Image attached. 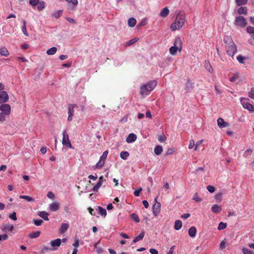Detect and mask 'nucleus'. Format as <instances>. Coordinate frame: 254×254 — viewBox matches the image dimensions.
<instances>
[{
  "label": "nucleus",
  "instance_id": "1",
  "mask_svg": "<svg viewBox=\"0 0 254 254\" xmlns=\"http://www.w3.org/2000/svg\"><path fill=\"white\" fill-rule=\"evenodd\" d=\"M157 81L156 80L150 81L146 84H142L139 88L140 94L144 96L147 95L156 86Z\"/></svg>",
  "mask_w": 254,
  "mask_h": 254
},
{
  "label": "nucleus",
  "instance_id": "2",
  "mask_svg": "<svg viewBox=\"0 0 254 254\" xmlns=\"http://www.w3.org/2000/svg\"><path fill=\"white\" fill-rule=\"evenodd\" d=\"M224 41L225 43V47L228 54L231 57H233L237 52V48L235 43L231 38L228 36L224 38Z\"/></svg>",
  "mask_w": 254,
  "mask_h": 254
},
{
  "label": "nucleus",
  "instance_id": "3",
  "mask_svg": "<svg viewBox=\"0 0 254 254\" xmlns=\"http://www.w3.org/2000/svg\"><path fill=\"white\" fill-rule=\"evenodd\" d=\"M185 21V17L184 16H177L175 21L171 25V30L175 31L180 29L184 25Z\"/></svg>",
  "mask_w": 254,
  "mask_h": 254
},
{
  "label": "nucleus",
  "instance_id": "4",
  "mask_svg": "<svg viewBox=\"0 0 254 254\" xmlns=\"http://www.w3.org/2000/svg\"><path fill=\"white\" fill-rule=\"evenodd\" d=\"M249 100L248 98H241V103L244 109L253 112L254 111V107L248 102Z\"/></svg>",
  "mask_w": 254,
  "mask_h": 254
},
{
  "label": "nucleus",
  "instance_id": "5",
  "mask_svg": "<svg viewBox=\"0 0 254 254\" xmlns=\"http://www.w3.org/2000/svg\"><path fill=\"white\" fill-rule=\"evenodd\" d=\"M234 24L240 27H245L247 25L246 19L242 16H237L235 19Z\"/></svg>",
  "mask_w": 254,
  "mask_h": 254
},
{
  "label": "nucleus",
  "instance_id": "6",
  "mask_svg": "<svg viewBox=\"0 0 254 254\" xmlns=\"http://www.w3.org/2000/svg\"><path fill=\"white\" fill-rule=\"evenodd\" d=\"M0 111H1L0 114H2L3 117H5V116H8L10 114L11 107L9 104L2 103L0 106Z\"/></svg>",
  "mask_w": 254,
  "mask_h": 254
},
{
  "label": "nucleus",
  "instance_id": "7",
  "mask_svg": "<svg viewBox=\"0 0 254 254\" xmlns=\"http://www.w3.org/2000/svg\"><path fill=\"white\" fill-rule=\"evenodd\" d=\"M108 154V150H106L103 153V154L100 156L99 161L97 163L96 165L97 168H100L103 166L105 163V161L107 158Z\"/></svg>",
  "mask_w": 254,
  "mask_h": 254
},
{
  "label": "nucleus",
  "instance_id": "8",
  "mask_svg": "<svg viewBox=\"0 0 254 254\" xmlns=\"http://www.w3.org/2000/svg\"><path fill=\"white\" fill-rule=\"evenodd\" d=\"M63 140L62 143L64 145L67 146V147L71 148V144L69 139L68 134L66 133L65 130L63 131Z\"/></svg>",
  "mask_w": 254,
  "mask_h": 254
},
{
  "label": "nucleus",
  "instance_id": "9",
  "mask_svg": "<svg viewBox=\"0 0 254 254\" xmlns=\"http://www.w3.org/2000/svg\"><path fill=\"white\" fill-rule=\"evenodd\" d=\"M156 203L152 206V211L154 215L157 216L160 212L161 203L157 202V197L155 198Z\"/></svg>",
  "mask_w": 254,
  "mask_h": 254
},
{
  "label": "nucleus",
  "instance_id": "10",
  "mask_svg": "<svg viewBox=\"0 0 254 254\" xmlns=\"http://www.w3.org/2000/svg\"><path fill=\"white\" fill-rule=\"evenodd\" d=\"M60 207V204L57 201H54L49 205V210L52 212L58 211Z\"/></svg>",
  "mask_w": 254,
  "mask_h": 254
},
{
  "label": "nucleus",
  "instance_id": "11",
  "mask_svg": "<svg viewBox=\"0 0 254 254\" xmlns=\"http://www.w3.org/2000/svg\"><path fill=\"white\" fill-rule=\"evenodd\" d=\"M8 99L9 97L6 92L4 91L0 92V103L2 104L6 102Z\"/></svg>",
  "mask_w": 254,
  "mask_h": 254
},
{
  "label": "nucleus",
  "instance_id": "12",
  "mask_svg": "<svg viewBox=\"0 0 254 254\" xmlns=\"http://www.w3.org/2000/svg\"><path fill=\"white\" fill-rule=\"evenodd\" d=\"M218 126L220 128H224L229 127V124L228 122H225L223 119L219 118L217 120Z\"/></svg>",
  "mask_w": 254,
  "mask_h": 254
},
{
  "label": "nucleus",
  "instance_id": "13",
  "mask_svg": "<svg viewBox=\"0 0 254 254\" xmlns=\"http://www.w3.org/2000/svg\"><path fill=\"white\" fill-rule=\"evenodd\" d=\"M174 46L177 47V49H179V51H181L182 49V41L181 38L177 37L174 42Z\"/></svg>",
  "mask_w": 254,
  "mask_h": 254
},
{
  "label": "nucleus",
  "instance_id": "14",
  "mask_svg": "<svg viewBox=\"0 0 254 254\" xmlns=\"http://www.w3.org/2000/svg\"><path fill=\"white\" fill-rule=\"evenodd\" d=\"M137 139V136L133 133L129 134L126 138V142L130 143L134 142Z\"/></svg>",
  "mask_w": 254,
  "mask_h": 254
},
{
  "label": "nucleus",
  "instance_id": "15",
  "mask_svg": "<svg viewBox=\"0 0 254 254\" xmlns=\"http://www.w3.org/2000/svg\"><path fill=\"white\" fill-rule=\"evenodd\" d=\"M51 245L53 248H57L59 247L61 244V241L60 239H57L55 240L52 241L50 242Z\"/></svg>",
  "mask_w": 254,
  "mask_h": 254
},
{
  "label": "nucleus",
  "instance_id": "16",
  "mask_svg": "<svg viewBox=\"0 0 254 254\" xmlns=\"http://www.w3.org/2000/svg\"><path fill=\"white\" fill-rule=\"evenodd\" d=\"M211 210L214 213L217 214L221 211L222 208L217 204H214L211 207Z\"/></svg>",
  "mask_w": 254,
  "mask_h": 254
},
{
  "label": "nucleus",
  "instance_id": "17",
  "mask_svg": "<svg viewBox=\"0 0 254 254\" xmlns=\"http://www.w3.org/2000/svg\"><path fill=\"white\" fill-rule=\"evenodd\" d=\"M169 9L167 7H165L163 8L160 13V16L162 17L165 18L167 17L169 13Z\"/></svg>",
  "mask_w": 254,
  "mask_h": 254
},
{
  "label": "nucleus",
  "instance_id": "18",
  "mask_svg": "<svg viewBox=\"0 0 254 254\" xmlns=\"http://www.w3.org/2000/svg\"><path fill=\"white\" fill-rule=\"evenodd\" d=\"M38 215L40 217L42 218L45 221L49 220V218H48L49 213H48L46 211H39L38 213Z\"/></svg>",
  "mask_w": 254,
  "mask_h": 254
},
{
  "label": "nucleus",
  "instance_id": "19",
  "mask_svg": "<svg viewBox=\"0 0 254 254\" xmlns=\"http://www.w3.org/2000/svg\"><path fill=\"white\" fill-rule=\"evenodd\" d=\"M162 152H163V147L161 145H157L154 149V152L157 155H160Z\"/></svg>",
  "mask_w": 254,
  "mask_h": 254
},
{
  "label": "nucleus",
  "instance_id": "20",
  "mask_svg": "<svg viewBox=\"0 0 254 254\" xmlns=\"http://www.w3.org/2000/svg\"><path fill=\"white\" fill-rule=\"evenodd\" d=\"M238 13L239 14H247L248 13V9L246 6H241L237 10Z\"/></svg>",
  "mask_w": 254,
  "mask_h": 254
},
{
  "label": "nucleus",
  "instance_id": "21",
  "mask_svg": "<svg viewBox=\"0 0 254 254\" xmlns=\"http://www.w3.org/2000/svg\"><path fill=\"white\" fill-rule=\"evenodd\" d=\"M145 232L144 231H142L138 236L135 237L132 241V243H135L137 242H138L140 240H141L143 237H144Z\"/></svg>",
  "mask_w": 254,
  "mask_h": 254
},
{
  "label": "nucleus",
  "instance_id": "22",
  "mask_svg": "<svg viewBox=\"0 0 254 254\" xmlns=\"http://www.w3.org/2000/svg\"><path fill=\"white\" fill-rule=\"evenodd\" d=\"M196 229L195 227L192 226L189 229V234L191 237H195L196 235Z\"/></svg>",
  "mask_w": 254,
  "mask_h": 254
},
{
  "label": "nucleus",
  "instance_id": "23",
  "mask_svg": "<svg viewBox=\"0 0 254 254\" xmlns=\"http://www.w3.org/2000/svg\"><path fill=\"white\" fill-rule=\"evenodd\" d=\"M41 234V231H37L32 232L29 234V237L31 239H35L39 237Z\"/></svg>",
  "mask_w": 254,
  "mask_h": 254
},
{
  "label": "nucleus",
  "instance_id": "24",
  "mask_svg": "<svg viewBox=\"0 0 254 254\" xmlns=\"http://www.w3.org/2000/svg\"><path fill=\"white\" fill-rule=\"evenodd\" d=\"M204 67L210 73H212L213 72V68L208 61H205Z\"/></svg>",
  "mask_w": 254,
  "mask_h": 254
},
{
  "label": "nucleus",
  "instance_id": "25",
  "mask_svg": "<svg viewBox=\"0 0 254 254\" xmlns=\"http://www.w3.org/2000/svg\"><path fill=\"white\" fill-rule=\"evenodd\" d=\"M68 227L69 225L67 223H62L60 229V232L61 233H64L65 232Z\"/></svg>",
  "mask_w": 254,
  "mask_h": 254
},
{
  "label": "nucleus",
  "instance_id": "26",
  "mask_svg": "<svg viewBox=\"0 0 254 254\" xmlns=\"http://www.w3.org/2000/svg\"><path fill=\"white\" fill-rule=\"evenodd\" d=\"M128 25L130 27H134L136 23V19L133 17L129 18L127 21Z\"/></svg>",
  "mask_w": 254,
  "mask_h": 254
},
{
  "label": "nucleus",
  "instance_id": "27",
  "mask_svg": "<svg viewBox=\"0 0 254 254\" xmlns=\"http://www.w3.org/2000/svg\"><path fill=\"white\" fill-rule=\"evenodd\" d=\"M46 2L44 1H39L37 5V9L39 11H41L45 7Z\"/></svg>",
  "mask_w": 254,
  "mask_h": 254
},
{
  "label": "nucleus",
  "instance_id": "28",
  "mask_svg": "<svg viewBox=\"0 0 254 254\" xmlns=\"http://www.w3.org/2000/svg\"><path fill=\"white\" fill-rule=\"evenodd\" d=\"M182 227V222L179 220H177L175 222L174 228L176 230H179Z\"/></svg>",
  "mask_w": 254,
  "mask_h": 254
},
{
  "label": "nucleus",
  "instance_id": "29",
  "mask_svg": "<svg viewBox=\"0 0 254 254\" xmlns=\"http://www.w3.org/2000/svg\"><path fill=\"white\" fill-rule=\"evenodd\" d=\"M77 107L75 104H70L68 107V114L73 115L74 108Z\"/></svg>",
  "mask_w": 254,
  "mask_h": 254
},
{
  "label": "nucleus",
  "instance_id": "30",
  "mask_svg": "<svg viewBox=\"0 0 254 254\" xmlns=\"http://www.w3.org/2000/svg\"><path fill=\"white\" fill-rule=\"evenodd\" d=\"M97 210L99 212V213L101 215L104 216H105L106 215V214H107L106 210L105 209L103 208V207H102L101 206H98Z\"/></svg>",
  "mask_w": 254,
  "mask_h": 254
},
{
  "label": "nucleus",
  "instance_id": "31",
  "mask_svg": "<svg viewBox=\"0 0 254 254\" xmlns=\"http://www.w3.org/2000/svg\"><path fill=\"white\" fill-rule=\"evenodd\" d=\"M57 50V49L56 47H53L52 48L48 49L46 53L48 55H53L55 54L56 53Z\"/></svg>",
  "mask_w": 254,
  "mask_h": 254
},
{
  "label": "nucleus",
  "instance_id": "32",
  "mask_svg": "<svg viewBox=\"0 0 254 254\" xmlns=\"http://www.w3.org/2000/svg\"><path fill=\"white\" fill-rule=\"evenodd\" d=\"M0 54L6 57L9 55V52L6 48L2 47L0 48Z\"/></svg>",
  "mask_w": 254,
  "mask_h": 254
},
{
  "label": "nucleus",
  "instance_id": "33",
  "mask_svg": "<svg viewBox=\"0 0 254 254\" xmlns=\"http://www.w3.org/2000/svg\"><path fill=\"white\" fill-rule=\"evenodd\" d=\"M129 154L127 151H122L120 153V157L123 160H126L129 156Z\"/></svg>",
  "mask_w": 254,
  "mask_h": 254
},
{
  "label": "nucleus",
  "instance_id": "34",
  "mask_svg": "<svg viewBox=\"0 0 254 254\" xmlns=\"http://www.w3.org/2000/svg\"><path fill=\"white\" fill-rule=\"evenodd\" d=\"M22 31L25 36H28V34L26 30V22L25 20H23V26L22 27Z\"/></svg>",
  "mask_w": 254,
  "mask_h": 254
},
{
  "label": "nucleus",
  "instance_id": "35",
  "mask_svg": "<svg viewBox=\"0 0 254 254\" xmlns=\"http://www.w3.org/2000/svg\"><path fill=\"white\" fill-rule=\"evenodd\" d=\"M19 198L25 199L29 202L33 201L34 200V199L32 197L28 195H20Z\"/></svg>",
  "mask_w": 254,
  "mask_h": 254
},
{
  "label": "nucleus",
  "instance_id": "36",
  "mask_svg": "<svg viewBox=\"0 0 254 254\" xmlns=\"http://www.w3.org/2000/svg\"><path fill=\"white\" fill-rule=\"evenodd\" d=\"M178 51H179V49H177V47L174 46L169 49L170 53L172 55H176Z\"/></svg>",
  "mask_w": 254,
  "mask_h": 254
},
{
  "label": "nucleus",
  "instance_id": "37",
  "mask_svg": "<svg viewBox=\"0 0 254 254\" xmlns=\"http://www.w3.org/2000/svg\"><path fill=\"white\" fill-rule=\"evenodd\" d=\"M248 0H235V2L238 6L245 5L247 3Z\"/></svg>",
  "mask_w": 254,
  "mask_h": 254
},
{
  "label": "nucleus",
  "instance_id": "38",
  "mask_svg": "<svg viewBox=\"0 0 254 254\" xmlns=\"http://www.w3.org/2000/svg\"><path fill=\"white\" fill-rule=\"evenodd\" d=\"M138 39L136 38L132 39L126 43V46H130L134 44L135 43H136L138 41Z\"/></svg>",
  "mask_w": 254,
  "mask_h": 254
},
{
  "label": "nucleus",
  "instance_id": "39",
  "mask_svg": "<svg viewBox=\"0 0 254 254\" xmlns=\"http://www.w3.org/2000/svg\"><path fill=\"white\" fill-rule=\"evenodd\" d=\"M62 13H63L62 10H59L55 11L54 13H53V16L55 18L58 19L61 16Z\"/></svg>",
  "mask_w": 254,
  "mask_h": 254
},
{
  "label": "nucleus",
  "instance_id": "40",
  "mask_svg": "<svg viewBox=\"0 0 254 254\" xmlns=\"http://www.w3.org/2000/svg\"><path fill=\"white\" fill-rule=\"evenodd\" d=\"M192 200L195 202H200L202 200V198L199 197L198 193L196 192L193 196Z\"/></svg>",
  "mask_w": 254,
  "mask_h": 254
},
{
  "label": "nucleus",
  "instance_id": "41",
  "mask_svg": "<svg viewBox=\"0 0 254 254\" xmlns=\"http://www.w3.org/2000/svg\"><path fill=\"white\" fill-rule=\"evenodd\" d=\"M72 246H73V249L78 250L77 248L79 246V241L78 238H75V241Z\"/></svg>",
  "mask_w": 254,
  "mask_h": 254
},
{
  "label": "nucleus",
  "instance_id": "42",
  "mask_svg": "<svg viewBox=\"0 0 254 254\" xmlns=\"http://www.w3.org/2000/svg\"><path fill=\"white\" fill-rule=\"evenodd\" d=\"M242 252L244 254H254V253L251 250H250L246 247L243 248Z\"/></svg>",
  "mask_w": 254,
  "mask_h": 254
},
{
  "label": "nucleus",
  "instance_id": "43",
  "mask_svg": "<svg viewBox=\"0 0 254 254\" xmlns=\"http://www.w3.org/2000/svg\"><path fill=\"white\" fill-rule=\"evenodd\" d=\"M4 229L7 230L9 232H11L13 229V225L5 224L3 227Z\"/></svg>",
  "mask_w": 254,
  "mask_h": 254
},
{
  "label": "nucleus",
  "instance_id": "44",
  "mask_svg": "<svg viewBox=\"0 0 254 254\" xmlns=\"http://www.w3.org/2000/svg\"><path fill=\"white\" fill-rule=\"evenodd\" d=\"M226 226H227L226 223H225L223 222H220L218 225L217 229L219 230H223L225 228H226Z\"/></svg>",
  "mask_w": 254,
  "mask_h": 254
},
{
  "label": "nucleus",
  "instance_id": "45",
  "mask_svg": "<svg viewBox=\"0 0 254 254\" xmlns=\"http://www.w3.org/2000/svg\"><path fill=\"white\" fill-rule=\"evenodd\" d=\"M102 184L98 182L97 184L93 187L92 190L94 192H97L98 191L99 189L101 187Z\"/></svg>",
  "mask_w": 254,
  "mask_h": 254
},
{
  "label": "nucleus",
  "instance_id": "46",
  "mask_svg": "<svg viewBox=\"0 0 254 254\" xmlns=\"http://www.w3.org/2000/svg\"><path fill=\"white\" fill-rule=\"evenodd\" d=\"M33 223L36 226H40L43 223V221L41 219H33Z\"/></svg>",
  "mask_w": 254,
  "mask_h": 254
},
{
  "label": "nucleus",
  "instance_id": "47",
  "mask_svg": "<svg viewBox=\"0 0 254 254\" xmlns=\"http://www.w3.org/2000/svg\"><path fill=\"white\" fill-rule=\"evenodd\" d=\"M252 152H253V150L252 149H248L244 152V156L245 157L250 156L252 155Z\"/></svg>",
  "mask_w": 254,
  "mask_h": 254
},
{
  "label": "nucleus",
  "instance_id": "48",
  "mask_svg": "<svg viewBox=\"0 0 254 254\" xmlns=\"http://www.w3.org/2000/svg\"><path fill=\"white\" fill-rule=\"evenodd\" d=\"M57 248H52V249H51V248H48V247H47V246H44V247L42 248V249L41 251H42V253H45V252H47V251H53V250H57Z\"/></svg>",
  "mask_w": 254,
  "mask_h": 254
},
{
  "label": "nucleus",
  "instance_id": "49",
  "mask_svg": "<svg viewBox=\"0 0 254 254\" xmlns=\"http://www.w3.org/2000/svg\"><path fill=\"white\" fill-rule=\"evenodd\" d=\"M131 218L135 221V222L138 223L139 222V219L136 214L132 213L131 214Z\"/></svg>",
  "mask_w": 254,
  "mask_h": 254
},
{
  "label": "nucleus",
  "instance_id": "50",
  "mask_svg": "<svg viewBox=\"0 0 254 254\" xmlns=\"http://www.w3.org/2000/svg\"><path fill=\"white\" fill-rule=\"evenodd\" d=\"M207 190L210 193H213L215 190V188L214 187L209 185L207 187Z\"/></svg>",
  "mask_w": 254,
  "mask_h": 254
},
{
  "label": "nucleus",
  "instance_id": "51",
  "mask_svg": "<svg viewBox=\"0 0 254 254\" xmlns=\"http://www.w3.org/2000/svg\"><path fill=\"white\" fill-rule=\"evenodd\" d=\"M249 96L251 98L254 99V87L251 88L249 93Z\"/></svg>",
  "mask_w": 254,
  "mask_h": 254
},
{
  "label": "nucleus",
  "instance_id": "52",
  "mask_svg": "<svg viewBox=\"0 0 254 254\" xmlns=\"http://www.w3.org/2000/svg\"><path fill=\"white\" fill-rule=\"evenodd\" d=\"M39 1V0H29V4L32 6H36Z\"/></svg>",
  "mask_w": 254,
  "mask_h": 254
},
{
  "label": "nucleus",
  "instance_id": "53",
  "mask_svg": "<svg viewBox=\"0 0 254 254\" xmlns=\"http://www.w3.org/2000/svg\"><path fill=\"white\" fill-rule=\"evenodd\" d=\"M247 31L250 34H254V27L252 26L247 27Z\"/></svg>",
  "mask_w": 254,
  "mask_h": 254
},
{
  "label": "nucleus",
  "instance_id": "54",
  "mask_svg": "<svg viewBox=\"0 0 254 254\" xmlns=\"http://www.w3.org/2000/svg\"><path fill=\"white\" fill-rule=\"evenodd\" d=\"M245 58L241 55H239L237 57V60L239 62V63L241 64L244 63V60H245Z\"/></svg>",
  "mask_w": 254,
  "mask_h": 254
},
{
  "label": "nucleus",
  "instance_id": "55",
  "mask_svg": "<svg viewBox=\"0 0 254 254\" xmlns=\"http://www.w3.org/2000/svg\"><path fill=\"white\" fill-rule=\"evenodd\" d=\"M9 218H10L12 220H16L17 219L16 217V213L15 212H13L12 213L10 214L9 215Z\"/></svg>",
  "mask_w": 254,
  "mask_h": 254
},
{
  "label": "nucleus",
  "instance_id": "56",
  "mask_svg": "<svg viewBox=\"0 0 254 254\" xmlns=\"http://www.w3.org/2000/svg\"><path fill=\"white\" fill-rule=\"evenodd\" d=\"M142 190V189L141 187L139 188L138 190H135L134 191V192H133L134 195L135 196H138L139 195V193H140V191H141Z\"/></svg>",
  "mask_w": 254,
  "mask_h": 254
},
{
  "label": "nucleus",
  "instance_id": "57",
  "mask_svg": "<svg viewBox=\"0 0 254 254\" xmlns=\"http://www.w3.org/2000/svg\"><path fill=\"white\" fill-rule=\"evenodd\" d=\"M195 146L194 141L193 140H190V144L189 145V148L192 149Z\"/></svg>",
  "mask_w": 254,
  "mask_h": 254
},
{
  "label": "nucleus",
  "instance_id": "58",
  "mask_svg": "<svg viewBox=\"0 0 254 254\" xmlns=\"http://www.w3.org/2000/svg\"><path fill=\"white\" fill-rule=\"evenodd\" d=\"M186 86L188 90L193 87L192 83L190 81L187 82Z\"/></svg>",
  "mask_w": 254,
  "mask_h": 254
},
{
  "label": "nucleus",
  "instance_id": "59",
  "mask_svg": "<svg viewBox=\"0 0 254 254\" xmlns=\"http://www.w3.org/2000/svg\"><path fill=\"white\" fill-rule=\"evenodd\" d=\"M67 2L69 3H71L73 4L74 6L78 4L77 0H65Z\"/></svg>",
  "mask_w": 254,
  "mask_h": 254
},
{
  "label": "nucleus",
  "instance_id": "60",
  "mask_svg": "<svg viewBox=\"0 0 254 254\" xmlns=\"http://www.w3.org/2000/svg\"><path fill=\"white\" fill-rule=\"evenodd\" d=\"M215 197L217 200H218L219 201H221V197H222V193H217V194H216Z\"/></svg>",
  "mask_w": 254,
  "mask_h": 254
},
{
  "label": "nucleus",
  "instance_id": "61",
  "mask_svg": "<svg viewBox=\"0 0 254 254\" xmlns=\"http://www.w3.org/2000/svg\"><path fill=\"white\" fill-rule=\"evenodd\" d=\"M8 235L7 234H4L3 235H0V241L6 240L8 239Z\"/></svg>",
  "mask_w": 254,
  "mask_h": 254
},
{
  "label": "nucleus",
  "instance_id": "62",
  "mask_svg": "<svg viewBox=\"0 0 254 254\" xmlns=\"http://www.w3.org/2000/svg\"><path fill=\"white\" fill-rule=\"evenodd\" d=\"M249 43L252 45H254V35H253L248 40Z\"/></svg>",
  "mask_w": 254,
  "mask_h": 254
},
{
  "label": "nucleus",
  "instance_id": "63",
  "mask_svg": "<svg viewBox=\"0 0 254 254\" xmlns=\"http://www.w3.org/2000/svg\"><path fill=\"white\" fill-rule=\"evenodd\" d=\"M47 196L49 198L52 199H53L55 197L54 194L52 191L48 192V193L47 194Z\"/></svg>",
  "mask_w": 254,
  "mask_h": 254
},
{
  "label": "nucleus",
  "instance_id": "64",
  "mask_svg": "<svg viewBox=\"0 0 254 254\" xmlns=\"http://www.w3.org/2000/svg\"><path fill=\"white\" fill-rule=\"evenodd\" d=\"M149 252L151 254H158V251L156 249H153V248L150 249L149 250Z\"/></svg>",
  "mask_w": 254,
  "mask_h": 254
}]
</instances>
